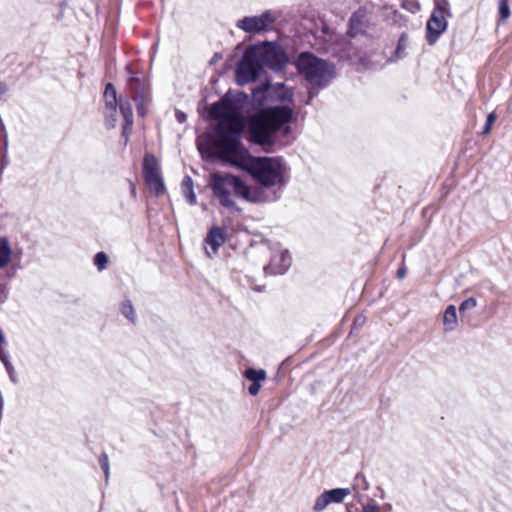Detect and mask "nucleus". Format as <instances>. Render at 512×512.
Wrapping results in <instances>:
<instances>
[{
    "instance_id": "obj_1",
    "label": "nucleus",
    "mask_w": 512,
    "mask_h": 512,
    "mask_svg": "<svg viewBox=\"0 0 512 512\" xmlns=\"http://www.w3.org/2000/svg\"><path fill=\"white\" fill-rule=\"evenodd\" d=\"M222 160L247 171L259 184L257 187H250V192L259 194L263 199L252 201V203L274 202L280 199L281 190L285 186L286 173V167L281 159L253 157L241 145Z\"/></svg>"
},
{
    "instance_id": "obj_2",
    "label": "nucleus",
    "mask_w": 512,
    "mask_h": 512,
    "mask_svg": "<svg viewBox=\"0 0 512 512\" xmlns=\"http://www.w3.org/2000/svg\"><path fill=\"white\" fill-rule=\"evenodd\" d=\"M210 114L219 120L216 128L217 138L213 141L212 148L222 159L242 145L240 136L244 129V120L233 103L225 100L214 103Z\"/></svg>"
},
{
    "instance_id": "obj_3",
    "label": "nucleus",
    "mask_w": 512,
    "mask_h": 512,
    "mask_svg": "<svg viewBox=\"0 0 512 512\" xmlns=\"http://www.w3.org/2000/svg\"><path fill=\"white\" fill-rule=\"evenodd\" d=\"M287 63L284 51L275 44L263 43L248 48L237 65L236 79L239 85L253 82L264 67L280 71Z\"/></svg>"
},
{
    "instance_id": "obj_4",
    "label": "nucleus",
    "mask_w": 512,
    "mask_h": 512,
    "mask_svg": "<svg viewBox=\"0 0 512 512\" xmlns=\"http://www.w3.org/2000/svg\"><path fill=\"white\" fill-rule=\"evenodd\" d=\"M293 110L289 106L268 107L257 112L249 122L250 140L258 145H270L273 143V135L284 127L285 132L290 130L287 124L290 122Z\"/></svg>"
},
{
    "instance_id": "obj_5",
    "label": "nucleus",
    "mask_w": 512,
    "mask_h": 512,
    "mask_svg": "<svg viewBox=\"0 0 512 512\" xmlns=\"http://www.w3.org/2000/svg\"><path fill=\"white\" fill-rule=\"evenodd\" d=\"M210 186L216 198L219 199L220 204L228 209H237L235 202L232 199L231 192L235 196L242 198L247 202L261 200L259 194L250 192V187L246 185L239 177L231 174L213 173L210 179Z\"/></svg>"
},
{
    "instance_id": "obj_6",
    "label": "nucleus",
    "mask_w": 512,
    "mask_h": 512,
    "mask_svg": "<svg viewBox=\"0 0 512 512\" xmlns=\"http://www.w3.org/2000/svg\"><path fill=\"white\" fill-rule=\"evenodd\" d=\"M296 65L311 86L310 98L316 94L314 88H323L334 77L333 65L308 52L299 55Z\"/></svg>"
},
{
    "instance_id": "obj_7",
    "label": "nucleus",
    "mask_w": 512,
    "mask_h": 512,
    "mask_svg": "<svg viewBox=\"0 0 512 512\" xmlns=\"http://www.w3.org/2000/svg\"><path fill=\"white\" fill-rule=\"evenodd\" d=\"M281 17V12L269 9L260 15L246 16L238 20L236 27L249 34H258L269 29Z\"/></svg>"
},
{
    "instance_id": "obj_8",
    "label": "nucleus",
    "mask_w": 512,
    "mask_h": 512,
    "mask_svg": "<svg viewBox=\"0 0 512 512\" xmlns=\"http://www.w3.org/2000/svg\"><path fill=\"white\" fill-rule=\"evenodd\" d=\"M447 15H449L447 0H436L435 9L427 22L426 28V38L429 44L433 45L438 40L439 36L446 30Z\"/></svg>"
},
{
    "instance_id": "obj_9",
    "label": "nucleus",
    "mask_w": 512,
    "mask_h": 512,
    "mask_svg": "<svg viewBox=\"0 0 512 512\" xmlns=\"http://www.w3.org/2000/svg\"><path fill=\"white\" fill-rule=\"evenodd\" d=\"M350 494L348 488H335L327 490L319 495L314 503L313 510L315 512L323 511L328 505L332 503H341Z\"/></svg>"
},
{
    "instance_id": "obj_10",
    "label": "nucleus",
    "mask_w": 512,
    "mask_h": 512,
    "mask_svg": "<svg viewBox=\"0 0 512 512\" xmlns=\"http://www.w3.org/2000/svg\"><path fill=\"white\" fill-rule=\"evenodd\" d=\"M291 265V256L288 250L275 251L272 256L269 265L264 267V271L270 274H283Z\"/></svg>"
},
{
    "instance_id": "obj_11",
    "label": "nucleus",
    "mask_w": 512,
    "mask_h": 512,
    "mask_svg": "<svg viewBox=\"0 0 512 512\" xmlns=\"http://www.w3.org/2000/svg\"><path fill=\"white\" fill-rule=\"evenodd\" d=\"M103 97L107 110L111 111V114L107 116L106 125L113 128L116 122L117 92L112 83L106 84Z\"/></svg>"
},
{
    "instance_id": "obj_12",
    "label": "nucleus",
    "mask_w": 512,
    "mask_h": 512,
    "mask_svg": "<svg viewBox=\"0 0 512 512\" xmlns=\"http://www.w3.org/2000/svg\"><path fill=\"white\" fill-rule=\"evenodd\" d=\"M225 239H226L225 229L214 226L208 232L205 242H206V244H208L211 247L213 254H215L217 252V250L219 249V247H221L224 244Z\"/></svg>"
},
{
    "instance_id": "obj_13",
    "label": "nucleus",
    "mask_w": 512,
    "mask_h": 512,
    "mask_svg": "<svg viewBox=\"0 0 512 512\" xmlns=\"http://www.w3.org/2000/svg\"><path fill=\"white\" fill-rule=\"evenodd\" d=\"M144 179L151 193H153L156 196L165 193L166 189L163 178L160 173L144 176Z\"/></svg>"
},
{
    "instance_id": "obj_14",
    "label": "nucleus",
    "mask_w": 512,
    "mask_h": 512,
    "mask_svg": "<svg viewBox=\"0 0 512 512\" xmlns=\"http://www.w3.org/2000/svg\"><path fill=\"white\" fill-rule=\"evenodd\" d=\"M12 248L6 237H0V270L9 265L12 259Z\"/></svg>"
},
{
    "instance_id": "obj_15",
    "label": "nucleus",
    "mask_w": 512,
    "mask_h": 512,
    "mask_svg": "<svg viewBox=\"0 0 512 512\" xmlns=\"http://www.w3.org/2000/svg\"><path fill=\"white\" fill-rule=\"evenodd\" d=\"M458 323L457 311L454 305H449L443 314V325L445 331L450 332L456 329Z\"/></svg>"
},
{
    "instance_id": "obj_16",
    "label": "nucleus",
    "mask_w": 512,
    "mask_h": 512,
    "mask_svg": "<svg viewBox=\"0 0 512 512\" xmlns=\"http://www.w3.org/2000/svg\"><path fill=\"white\" fill-rule=\"evenodd\" d=\"M120 112L125 120V125L123 127V134H126L131 130L133 126V111L131 104L128 101H121L119 104Z\"/></svg>"
},
{
    "instance_id": "obj_17",
    "label": "nucleus",
    "mask_w": 512,
    "mask_h": 512,
    "mask_svg": "<svg viewBox=\"0 0 512 512\" xmlns=\"http://www.w3.org/2000/svg\"><path fill=\"white\" fill-rule=\"evenodd\" d=\"M160 173L157 158L152 154H146L143 159V176Z\"/></svg>"
},
{
    "instance_id": "obj_18",
    "label": "nucleus",
    "mask_w": 512,
    "mask_h": 512,
    "mask_svg": "<svg viewBox=\"0 0 512 512\" xmlns=\"http://www.w3.org/2000/svg\"><path fill=\"white\" fill-rule=\"evenodd\" d=\"M182 193L191 205L196 204V195L193 189V180L190 176H185L182 181Z\"/></svg>"
},
{
    "instance_id": "obj_19",
    "label": "nucleus",
    "mask_w": 512,
    "mask_h": 512,
    "mask_svg": "<svg viewBox=\"0 0 512 512\" xmlns=\"http://www.w3.org/2000/svg\"><path fill=\"white\" fill-rule=\"evenodd\" d=\"M363 17V14L358 12L351 16L349 33L352 37H355L363 32Z\"/></svg>"
},
{
    "instance_id": "obj_20",
    "label": "nucleus",
    "mask_w": 512,
    "mask_h": 512,
    "mask_svg": "<svg viewBox=\"0 0 512 512\" xmlns=\"http://www.w3.org/2000/svg\"><path fill=\"white\" fill-rule=\"evenodd\" d=\"M266 371L263 369L247 368L244 371V377L252 383L262 382L266 379Z\"/></svg>"
},
{
    "instance_id": "obj_21",
    "label": "nucleus",
    "mask_w": 512,
    "mask_h": 512,
    "mask_svg": "<svg viewBox=\"0 0 512 512\" xmlns=\"http://www.w3.org/2000/svg\"><path fill=\"white\" fill-rule=\"evenodd\" d=\"M121 312L131 322H135L134 308L129 300H126L122 303Z\"/></svg>"
},
{
    "instance_id": "obj_22",
    "label": "nucleus",
    "mask_w": 512,
    "mask_h": 512,
    "mask_svg": "<svg viewBox=\"0 0 512 512\" xmlns=\"http://www.w3.org/2000/svg\"><path fill=\"white\" fill-rule=\"evenodd\" d=\"M354 486L363 491H367L370 487V484L364 474L357 473L354 479Z\"/></svg>"
},
{
    "instance_id": "obj_23",
    "label": "nucleus",
    "mask_w": 512,
    "mask_h": 512,
    "mask_svg": "<svg viewBox=\"0 0 512 512\" xmlns=\"http://www.w3.org/2000/svg\"><path fill=\"white\" fill-rule=\"evenodd\" d=\"M499 15L502 21L510 17V8L506 0H500L499 2Z\"/></svg>"
},
{
    "instance_id": "obj_24",
    "label": "nucleus",
    "mask_w": 512,
    "mask_h": 512,
    "mask_svg": "<svg viewBox=\"0 0 512 512\" xmlns=\"http://www.w3.org/2000/svg\"><path fill=\"white\" fill-rule=\"evenodd\" d=\"M496 119H497V115L494 112L488 114L487 119H486V123H485V125L483 127V131H482L483 134H489L490 133L492 125L495 123Z\"/></svg>"
},
{
    "instance_id": "obj_25",
    "label": "nucleus",
    "mask_w": 512,
    "mask_h": 512,
    "mask_svg": "<svg viewBox=\"0 0 512 512\" xmlns=\"http://www.w3.org/2000/svg\"><path fill=\"white\" fill-rule=\"evenodd\" d=\"M476 306H477V300L475 298L471 297V298H468V299L464 300L460 304L459 310L460 311H465V310H468V309H473Z\"/></svg>"
},
{
    "instance_id": "obj_26",
    "label": "nucleus",
    "mask_w": 512,
    "mask_h": 512,
    "mask_svg": "<svg viewBox=\"0 0 512 512\" xmlns=\"http://www.w3.org/2000/svg\"><path fill=\"white\" fill-rule=\"evenodd\" d=\"M101 468L103 469L106 477V481L108 480L110 469H109V461L108 456L106 454H102L100 458Z\"/></svg>"
},
{
    "instance_id": "obj_27",
    "label": "nucleus",
    "mask_w": 512,
    "mask_h": 512,
    "mask_svg": "<svg viewBox=\"0 0 512 512\" xmlns=\"http://www.w3.org/2000/svg\"><path fill=\"white\" fill-rule=\"evenodd\" d=\"M362 512H380V507L371 500L362 505Z\"/></svg>"
},
{
    "instance_id": "obj_28",
    "label": "nucleus",
    "mask_w": 512,
    "mask_h": 512,
    "mask_svg": "<svg viewBox=\"0 0 512 512\" xmlns=\"http://www.w3.org/2000/svg\"><path fill=\"white\" fill-rule=\"evenodd\" d=\"M108 261V256L104 252H98V271L104 270Z\"/></svg>"
},
{
    "instance_id": "obj_29",
    "label": "nucleus",
    "mask_w": 512,
    "mask_h": 512,
    "mask_svg": "<svg viewBox=\"0 0 512 512\" xmlns=\"http://www.w3.org/2000/svg\"><path fill=\"white\" fill-rule=\"evenodd\" d=\"M292 96H293V92L290 89L285 88L284 86H281L280 93H279V97L281 100L291 101Z\"/></svg>"
},
{
    "instance_id": "obj_30",
    "label": "nucleus",
    "mask_w": 512,
    "mask_h": 512,
    "mask_svg": "<svg viewBox=\"0 0 512 512\" xmlns=\"http://www.w3.org/2000/svg\"><path fill=\"white\" fill-rule=\"evenodd\" d=\"M261 388V382H257V383H252L249 388H248V391L251 395L255 396L258 394L259 390Z\"/></svg>"
},
{
    "instance_id": "obj_31",
    "label": "nucleus",
    "mask_w": 512,
    "mask_h": 512,
    "mask_svg": "<svg viewBox=\"0 0 512 512\" xmlns=\"http://www.w3.org/2000/svg\"><path fill=\"white\" fill-rule=\"evenodd\" d=\"M6 371L11 379V381L13 383H16L17 382V376H16V372H15V369H14V366H10L8 368H6Z\"/></svg>"
},
{
    "instance_id": "obj_32",
    "label": "nucleus",
    "mask_w": 512,
    "mask_h": 512,
    "mask_svg": "<svg viewBox=\"0 0 512 512\" xmlns=\"http://www.w3.org/2000/svg\"><path fill=\"white\" fill-rule=\"evenodd\" d=\"M175 116H176L177 121L181 124L187 120V115L180 110H176Z\"/></svg>"
},
{
    "instance_id": "obj_33",
    "label": "nucleus",
    "mask_w": 512,
    "mask_h": 512,
    "mask_svg": "<svg viewBox=\"0 0 512 512\" xmlns=\"http://www.w3.org/2000/svg\"><path fill=\"white\" fill-rule=\"evenodd\" d=\"M365 320H366V319H365V317H364V316H362V315L357 316V317L355 318V320H354V325H355V327H356V328H360V327H362V326L364 325V323H365Z\"/></svg>"
},
{
    "instance_id": "obj_34",
    "label": "nucleus",
    "mask_w": 512,
    "mask_h": 512,
    "mask_svg": "<svg viewBox=\"0 0 512 512\" xmlns=\"http://www.w3.org/2000/svg\"><path fill=\"white\" fill-rule=\"evenodd\" d=\"M406 275V268L405 267H401L398 269L397 271V276L399 279H403Z\"/></svg>"
},
{
    "instance_id": "obj_35",
    "label": "nucleus",
    "mask_w": 512,
    "mask_h": 512,
    "mask_svg": "<svg viewBox=\"0 0 512 512\" xmlns=\"http://www.w3.org/2000/svg\"><path fill=\"white\" fill-rule=\"evenodd\" d=\"M63 16H64V10H63V7L60 8V11L57 13L56 15V20L57 21H62L63 19Z\"/></svg>"
},
{
    "instance_id": "obj_36",
    "label": "nucleus",
    "mask_w": 512,
    "mask_h": 512,
    "mask_svg": "<svg viewBox=\"0 0 512 512\" xmlns=\"http://www.w3.org/2000/svg\"><path fill=\"white\" fill-rule=\"evenodd\" d=\"M130 187H131V192H130L131 196H132L133 198H136V196H137V192H136V189H135L134 184H133V183H130Z\"/></svg>"
},
{
    "instance_id": "obj_37",
    "label": "nucleus",
    "mask_w": 512,
    "mask_h": 512,
    "mask_svg": "<svg viewBox=\"0 0 512 512\" xmlns=\"http://www.w3.org/2000/svg\"><path fill=\"white\" fill-rule=\"evenodd\" d=\"M383 507H384L385 511H387V512H390L392 510V505L389 503L385 504Z\"/></svg>"
},
{
    "instance_id": "obj_38",
    "label": "nucleus",
    "mask_w": 512,
    "mask_h": 512,
    "mask_svg": "<svg viewBox=\"0 0 512 512\" xmlns=\"http://www.w3.org/2000/svg\"><path fill=\"white\" fill-rule=\"evenodd\" d=\"M220 58V55L218 53H216L213 58L211 59V63H214L215 61H217L218 59Z\"/></svg>"
},
{
    "instance_id": "obj_39",
    "label": "nucleus",
    "mask_w": 512,
    "mask_h": 512,
    "mask_svg": "<svg viewBox=\"0 0 512 512\" xmlns=\"http://www.w3.org/2000/svg\"><path fill=\"white\" fill-rule=\"evenodd\" d=\"M403 38L399 40L398 50L401 48V46H404V43H402Z\"/></svg>"
},
{
    "instance_id": "obj_40",
    "label": "nucleus",
    "mask_w": 512,
    "mask_h": 512,
    "mask_svg": "<svg viewBox=\"0 0 512 512\" xmlns=\"http://www.w3.org/2000/svg\"><path fill=\"white\" fill-rule=\"evenodd\" d=\"M403 38L399 40L398 50L401 48V46H404V43H402Z\"/></svg>"
},
{
    "instance_id": "obj_41",
    "label": "nucleus",
    "mask_w": 512,
    "mask_h": 512,
    "mask_svg": "<svg viewBox=\"0 0 512 512\" xmlns=\"http://www.w3.org/2000/svg\"><path fill=\"white\" fill-rule=\"evenodd\" d=\"M138 112H139V114L144 115L143 108H142V107H140V106L138 107Z\"/></svg>"
},
{
    "instance_id": "obj_42",
    "label": "nucleus",
    "mask_w": 512,
    "mask_h": 512,
    "mask_svg": "<svg viewBox=\"0 0 512 512\" xmlns=\"http://www.w3.org/2000/svg\"><path fill=\"white\" fill-rule=\"evenodd\" d=\"M206 254L211 257V254L209 253V251L206 249Z\"/></svg>"
}]
</instances>
